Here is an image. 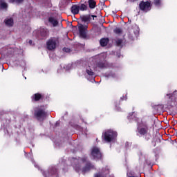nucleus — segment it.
<instances>
[{
  "instance_id": "obj_11",
  "label": "nucleus",
  "mask_w": 177,
  "mask_h": 177,
  "mask_svg": "<svg viewBox=\"0 0 177 177\" xmlns=\"http://www.w3.org/2000/svg\"><path fill=\"white\" fill-rule=\"evenodd\" d=\"M56 172H57L56 169L53 167H49V169L47 171H43L42 174L44 176L49 177L50 176V175H55Z\"/></svg>"
},
{
  "instance_id": "obj_25",
  "label": "nucleus",
  "mask_w": 177,
  "mask_h": 177,
  "mask_svg": "<svg viewBox=\"0 0 177 177\" xmlns=\"http://www.w3.org/2000/svg\"><path fill=\"white\" fill-rule=\"evenodd\" d=\"M113 31L115 34H121L122 32V30L120 28H116Z\"/></svg>"
},
{
  "instance_id": "obj_1",
  "label": "nucleus",
  "mask_w": 177,
  "mask_h": 177,
  "mask_svg": "<svg viewBox=\"0 0 177 177\" xmlns=\"http://www.w3.org/2000/svg\"><path fill=\"white\" fill-rule=\"evenodd\" d=\"M72 161L76 164L73 165V168L76 172H82V174H85L90 169H93V165L86 162V158L80 159L73 158H72Z\"/></svg>"
},
{
  "instance_id": "obj_40",
  "label": "nucleus",
  "mask_w": 177,
  "mask_h": 177,
  "mask_svg": "<svg viewBox=\"0 0 177 177\" xmlns=\"http://www.w3.org/2000/svg\"><path fill=\"white\" fill-rule=\"evenodd\" d=\"M108 77H110V75H109V76H108Z\"/></svg>"
},
{
  "instance_id": "obj_18",
  "label": "nucleus",
  "mask_w": 177,
  "mask_h": 177,
  "mask_svg": "<svg viewBox=\"0 0 177 177\" xmlns=\"http://www.w3.org/2000/svg\"><path fill=\"white\" fill-rule=\"evenodd\" d=\"M128 120H129L130 121H132V120H133L134 121H138V117H136V113H132L131 114H129V115L128 116Z\"/></svg>"
},
{
  "instance_id": "obj_34",
  "label": "nucleus",
  "mask_w": 177,
  "mask_h": 177,
  "mask_svg": "<svg viewBox=\"0 0 177 177\" xmlns=\"http://www.w3.org/2000/svg\"><path fill=\"white\" fill-rule=\"evenodd\" d=\"M91 17H93V20H95V17H97L95 15H93V16H91Z\"/></svg>"
},
{
  "instance_id": "obj_24",
  "label": "nucleus",
  "mask_w": 177,
  "mask_h": 177,
  "mask_svg": "<svg viewBox=\"0 0 177 177\" xmlns=\"http://www.w3.org/2000/svg\"><path fill=\"white\" fill-rule=\"evenodd\" d=\"M0 8L1 9H6V8H8V4L5 2H2L0 3Z\"/></svg>"
},
{
  "instance_id": "obj_23",
  "label": "nucleus",
  "mask_w": 177,
  "mask_h": 177,
  "mask_svg": "<svg viewBox=\"0 0 177 177\" xmlns=\"http://www.w3.org/2000/svg\"><path fill=\"white\" fill-rule=\"evenodd\" d=\"M40 33L42 37H46V35H48V30L41 29Z\"/></svg>"
},
{
  "instance_id": "obj_3",
  "label": "nucleus",
  "mask_w": 177,
  "mask_h": 177,
  "mask_svg": "<svg viewBox=\"0 0 177 177\" xmlns=\"http://www.w3.org/2000/svg\"><path fill=\"white\" fill-rule=\"evenodd\" d=\"M137 135L138 136H143L146 135L148 136V139H150V134H149V127H147V124L146 122H142L138 124V127L137 128Z\"/></svg>"
},
{
  "instance_id": "obj_37",
  "label": "nucleus",
  "mask_w": 177,
  "mask_h": 177,
  "mask_svg": "<svg viewBox=\"0 0 177 177\" xmlns=\"http://www.w3.org/2000/svg\"><path fill=\"white\" fill-rule=\"evenodd\" d=\"M35 167L36 168H38V165H36V164H35Z\"/></svg>"
},
{
  "instance_id": "obj_31",
  "label": "nucleus",
  "mask_w": 177,
  "mask_h": 177,
  "mask_svg": "<svg viewBox=\"0 0 177 177\" xmlns=\"http://www.w3.org/2000/svg\"><path fill=\"white\" fill-rule=\"evenodd\" d=\"M115 109L118 111H122V109H121L119 106H116Z\"/></svg>"
},
{
  "instance_id": "obj_28",
  "label": "nucleus",
  "mask_w": 177,
  "mask_h": 177,
  "mask_svg": "<svg viewBox=\"0 0 177 177\" xmlns=\"http://www.w3.org/2000/svg\"><path fill=\"white\" fill-rule=\"evenodd\" d=\"M11 2H18V3H20V2H23V0H10Z\"/></svg>"
},
{
  "instance_id": "obj_4",
  "label": "nucleus",
  "mask_w": 177,
  "mask_h": 177,
  "mask_svg": "<svg viewBox=\"0 0 177 177\" xmlns=\"http://www.w3.org/2000/svg\"><path fill=\"white\" fill-rule=\"evenodd\" d=\"M35 116L39 121H44L46 118V112H45V106H40L35 109Z\"/></svg>"
},
{
  "instance_id": "obj_20",
  "label": "nucleus",
  "mask_w": 177,
  "mask_h": 177,
  "mask_svg": "<svg viewBox=\"0 0 177 177\" xmlns=\"http://www.w3.org/2000/svg\"><path fill=\"white\" fill-rule=\"evenodd\" d=\"M100 44L101 45V46H106L107 45V44H109V39L107 38L102 39L100 41Z\"/></svg>"
},
{
  "instance_id": "obj_36",
  "label": "nucleus",
  "mask_w": 177,
  "mask_h": 177,
  "mask_svg": "<svg viewBox=\"0 0 177 177\" xmlns=\"http://www.w3.org/2000/svg\"><path fill=\"white\" fill-rule=\"evenodd\" d=\"M129 37L131 38V39H133V36H129Z\"/></svg>"
},
{
  "instance_id": "obj_8",
  "label": "nucleus",
  "mask_w": 177,
  "mask_h": 177,
  "mask_svg": "<svg viewBox=\"0 0 177 177\" xmlns=\"http://www.w3.org/2000/svg\"><path fill=\"white\" fill-rule=\"evenodd\" d=\"M140 9L142 10V12L147 13V12L151 10V3H150V1H142L140 3Z\"/></svg>"
},
{
  "instance_id": "obj_21",
  "label": "nucleus",
  "mask_w": 177,
  "mask_h": 177,
  "mask_svg": "<svg viewBox=\"0 0 177 177\" xmlns=\"http://www.w3.org/2000/svg\"><path fill=\"white\" fill-rule=\"evenodd\" d=\"M79 6V10H82V11H83L84 12V10H86V9H87V6H86V5H85V4H84V3H82V4H80V5H79L78 6Z\"/></svg>"
},
{
  "instance_id": "obj_13",
  "label": "nucleus",
  "mask_w": 177,
  "mask_h": 177,
  "mask_svg": "<svg viewBox=\"0 0 177 177\" xmlns=\"http://www.w3.org/2000/svg\"><path fill=\"white\" fill-rule=\"evenodd\" d=\"M71 12H72L73 15H78V13H80V6L73 5L71 7Z\"/></svg>"
},
{
  "instance_id": "obj_7",
  "label": "nucleus",
  "mask_w": 177,
  "mask_h": 177,
  "mask_svg": "<svg viewBox=\"0 0 177 177\" xmlns=\"http://www.w3.org/2000/svg\"><path fill=\"white\" fill-rule=\"evenodd\" d=\"M78 30H79L80 37H81V38H86V32L88 31V25H83V24H79Z\"/></svg>"
},
{
  "instance_id": "obj_10",
  "label": "nucleus",
  "mask_w": 177,
  "mask_h": 177,
  "mask_svg": "<svg viewBox=\"0 0 177 177\" xmlns=\"http://www.w3.org/2000/svg\"><path fill=\"white\" fill-rule=\"evenodd\" d=\"M110 174V170H109V167H104L100 170V171L95 174L94 177H106V175Z\"/></svg>"
},
{
  "instance_id": "obj_27",
  "label": "nucleus",
  "mask_w": 177,
  "mask_h": 177,
  "mask_svg": "<svg viewBox=\"0 0 177 177\" xmlns=\"http://www.w3.org/2000/svg\"><path fill=\"white\" fill-rule=\"evenodd\" d=\"M116 44L118 45V46H121V45L122 44V39L116 40Z\"/></svg>"
},
{
  "instance_id": "obj_12",
  "label": "nucleus",
  "mask_w": 177,
  "mask_h": 177,
  "mask_svg": "<svg viewBox=\"0 0 177 177\" xmlns=\"http://www.w3.org/2000/svg\"><path fill=\"white\" fill-rule=\"evenodd\" d=\"M139 26H138V25H133L132 26V29L131 30V32H133L135 37H137L138 35H139Z\"/></svg>"
},
{
  "instance_id": "obj_41",
  "label": "nucleus",
  "mask_w": 177,
  "mask_h": 177,
  "mask_svg": "<svg viewBox=\"0 0 177 177\" xmlns=\"http://www.w3.org/2000/svg\"><path fill=\"white\" fill-rule=\"evenodd\" d=\"M108 77H110V75H109V76H108Z\"/></svg>"
},
{
  "instance_id": "obj_9",
  "label": "nucleus",
  "mask_w": 177,
  "mask_h": 177,
  "mask_svg": "<svg viewBox=\"0 0 177 177\" xmlns=\"http://www.w3.org/2000/svg\"><path fill=\"white\" fill-rule=\"evenodd\" d=\"M47 48L49 50H53V49H56V45H57V42L56 39L51 38L47 41Z\"/></svg>"
},
{
  "instance_id": "obj_19",
  "label": "nucleus",
  "mask_w": 177,
  "mask_h": 177,
  "mask_svg": "<svg viewBox=\"0 0 177 177\" xmlns=\"http://www.w3.org/2000/svg\"><path fill=\"white\" fill-rule=\"evenodd\" d=\"M88 6L90 9H95L96 6V2L93 0H88Z\"/></svg>"
},
{
  "instance_id": "obj_30",
  "label": "nucleus",
  "mask_w": 177,
  "mask_h": 177,
  "mask_svg": "<svg viewBox=\"0 0 177 177\" xmlns=\"http://www.w3.org/2000/svg\"><path fill=\"white\" fill-rule=\"evenodd\" d=\"M63 50H64V52H70L69 48H64Z\"/></svg>"
},
{
  "instance_id": "obj_22",
  "label": "nucleus",
  "mask_w": 177,
  "mask_h": 177,
  "mask_svg": "<svg viewBox=\"0 0 177 177\" xmlns=\"http://www.w3.org/2000/svg\"><path fill=\"white\" fill-rule=\"evenodd\" d=\"M91 20V16L89 15H85L82 17V21H84L86 23L87 21H89Z\"/></svg>"
},
{
  "instance_id": "obj_17",
  "label": "nucleus",
  "mask_w": 177,
  "mask_h": 177,
  "mask_svg": "<svg viewBox=\"0 0 177 177\" xmlns=\"http://www.w3.org/2000/svg\"><path fill=\"white\" fill-rule=\"evenodd\" d=\"M86 74L88 75H90L91 77L95 76V72H93V70L91 68V66H88L86 69Z\"/></svg>"
},
{
  "instance_id": "obj_35",
  "label": "nucleus",
  "mask_w": 177,
  "mask_h": 177,
  "mask_svg": "<svg viewBox=\"0 0 177 177\" xmlns=\"http://www.w3.org/2000/svg\"><path fill=\"white\" fill-rule=\"evenodd\" d=\"M130 2H135L136 0H129Z\"/></svg>"
},
{
  "instance_id": "obj_26",
  "label": "nucleus",
  "mask_w": 177,
  "mask_h": 177,
  "mask_svg": "<svg viewBox=\"0 0 177 177\" xmlns=\"http://www.w3.org/2000/svg\"><path fill=\"white\" fill-rule=\"evenodd\" d=\"M153 3L156 6H160L161 5V0H153Z\"/></svg>"
},
{
  "instance_id": "obj_6",
  "label": "nucleus",
  "mask_w": 177,
  "mask_h": 177,
  "mask_svg": "<svg viewBox=\"0 0 177 177\" xmlns=\"http://www.w3.org/2000/svg\"><path fill=\"white\" fill-rule=\"evenodd\" d=\"M91 154L94 160H100L102 158V152H100V149L97 147H93L91 148Z\"/></svg>"
},
{
  "instance_id": "obj_15",
  "label": "nucleus",
  "mask_w": 177,
  "mask_h": 177,
  "mask_svg": "<svg viewBox=\"0 0 177 177\" xmlns=\"http://www.w3.org/2000/svg\"><path fill=\"white\" fill-rule=\"evenodd\" d=\"M42 97V95L39 93H35L32 95V102H38Z\"/></svg>"
},
{
  "instance_id": "obj_32",
  "label": "nucleus",
  "mask_w": 177,
  "mask_h": 177,
  "mask_svg": "<svg viewBox=\"0 0 177 177\" xmlns=\"http://www.w3.org/2000/svg\"><path fill=\"white\" fill-rule=\"evenodd\" d=\"M125 146H126V147H129V146H131V143L126 142Z\"/></svg>"
},
{
  "instance_id": "obj_29",
  "label": "nucleus",
  "mask_w": 177,
  "mask_h": 177,
  "mask_svg": "<svg viewBox=\"0 0 177 177\" xmlns=\"http://www.w3.org/2000/svg\"><path fill=\"white\" fill-rule=\"evenodd\" d=\"M21 67H24L26 66V62L25 61H21Z\"/></svg>"
},
{
  "instance_id": "obj_33",
  "label": "nucleus",
  "mask_w": 177,
  "mask_h": 177,
  "mask_svg": "<svg viewBox=\"0 0 177 177\" xmlns=\"http://www.w3.org/2000/svg\"><path fill=\"white\" fill-rule=\"evenodd\" d=\"M28 44L29 45H32V40H29Z\"/></svg>"
},
{
  "instance_id": "obj_38",
  "label": "nucleus",
  "mask_w": 177,
  "mask_h": 177,
  "mask_svg": "<svg viewBox=\"0 0 177 177\" xmlns=\"http://www.w3.org/2000/svg\"><path fill=\"white\" fill-rule=\"evenodd\" d=\"M111 77H114V75H111Z\"/></svg>"
},
{
  "instance_id": "obj_16",
  "label": "nucleus",
  "mask_w": 177,
  "mask_h": 177,
  "mask_svg": "<svg viewBox=\"0 0 177 177\" xmlns=\"http://www.w3.org/2000/svg\"><path fill=\"white\" fill-rule=\"evenodd\" d=\"M5 24L8 26V27H12L13 26V19L9 18L5 19Z\"/></svg>"
},
{
  "instance_id": "obj_2",
  "label": "nucleus",
  "mask_w": 177,
  "mask_h": 177,
  "mask_svg": "<svg viewBox=\"0 0 177 177\" xmlns=\"http://www.w3.org/2000/svg\"><path fill=\"white\" fill-rule=\"evenodd\" d=\"M117 131L113 129H108L102 133V139L106 143H114L117 140Z\"/></svg>"
},
{
  "instance_id": "obj_5",
  "label": "nucleus",
  "mask_w": 177,
  "mask_h": 177,
  "mask_svg": "<svg viewBox=\"0 0 177 177\" xmlns=\"http://www.w3.org/2000/svg\"><path fill=\"white\" fill-rule=\"evenodd\" d=\"M106 55L104 53L101 54L97 57L99 62H97V66L99 68H107V67H109V63L106 61Z\"/></svg>"
},
{
  "instance_id": "obj_39",
  "label": "nucleus",
  "mask_w": 177,
  "mask_h": 177,
  "mask_svg": "<svg viewBox=\"0 0 177 177\" xmlns=\"http://www.w3.org/2000/svg\"><path fill=\"white\" fill-rule=\"evenodd\" d=\"M58 71V73H60V71Z\"/></svg>"
},
{
  "instance_id": "obj_14",
  "label": "nucleus",
  "mask_w": 177,
  "mask_h": 177,
  "mask_svg": "<svg viewBox=\"0 0 177 177\" xmlns=\"http://www.w3.org/2000/svg\"><path fill=\"white\" fill-rule=\"evenodd\" d=\"M48 21H49V23H50V24H52L53 26V27H56L59 24V21H57V19H56L53 17H49Z\"/></svg>"
}]
</instances>
